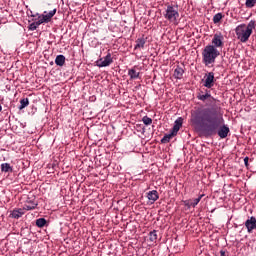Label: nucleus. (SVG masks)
Returning a JSON list of instances; mask_svg holds the SVG:
<instances>
[{
	"mask_svg": "<svg viewBox=\"0 0 256 256\" xmlns=\"http://www.w3.org/2000/svg\"><path fill=\"white\" fill-rule=\"evenodd\" d=\"M212 46L215 47V49L223 47V35L221 33L214 34V37L212 38Z\"/></svg>",
	"mask_w": 256,
	"mask_h": 256,
	"instance_id": "obj_10",
	"label": "nucleus"
},
{
	"mask_svg": "<svg viewBox=\"0 0 256 256\" xmlns=\"http://www.w3.org/2000/svg\"><path fill=\"white\" fill-rule=\"evenodd\" d=\"M255 27L256 24L253 20H251L248 24L238 25L235 29L237 40L241 43H247V41H249V37L253 35V29H255Z\"/></svg>",
	"mask_w": 256,
	"mask_h": 256,
	"instance_id": "obj_2",
	"label": "nucleus"
},
{
	"mask_svg": "<svg viewBox=\"0 0 256 256\" xmlns=\"http://www.w3.org/2000/svg\"><path fill=\"white\" fill-rule=\"evenodd\" d=\"M221 256H225V251H221Z\"/></svg>",
	"mask_w": 256,
	"mask_h": 256,
	"instance_id": "obj_31",
	"label": "nucleus"
},
{
	"mask_svg": "<svg viewBox=\"0 0 256 256\" xmlns=\"http://www.w3.org/2000/svg\"><path fill=\"white\" fill-rule=\"evenodd\" d=\"M184 73H185V70L181 66H177L174 70V78L183 79Z\"/></svg>",
	"mask_w": 256,
	"mask_h": 256,
	"instance_id": "obj_16",
	"label": "nucleus"
},
{
	"mask_svg": "<svg viewBox=\"0 0 256 256\" xmlns=\"http://www.w3.org/2000/svg\"><path fill=\"white\" fill-rule=\"evenodd\" d=\"M247 233H253V231H256V218L255 216L249 217L245 223H244Z\"/></svg>",
	"mask_w": 256,
	"mask_h": 256,
	"instance_id": "obj_8",
	"label": "nucleus"
},
{
	"mask_svg": "<svg viewBox=\"0 0 256 256\" xmlns=\"http://www.w3.org/2000/svg\"><path fill=\"white\" fill-rule=\"evenodd\" d=\"M111 63H113L111 53H108L104 58H100L96 61L97 67H109Z\"/></svg>",
	"mask_w": 256,
	"mask_h": 256,
	"instance_id": "obj_7",
	"label": "nucleus"
},
{
	"mask_svg": "<svg viewBox=\"0 0 256 256\" xmlns=\"http://www.w3.org/2000/svg\"><path fill=\"white\" fill-rule=\"evenodd\" d=\"M221 55V52L215 46L209 44L202 50V63L205 67H210L217 61V57Z\"/></svg>",
	"mask_w": 256,
	"mask_h": 256,
	"instance_id": "obj_3",
	"label": "nucleus"
},
{
	"mask_svg": "<svg viewBox=\"0 0 256 256\" xmlns=\"http://www.w3.org/2000/svg\"><path fill=\"white\" fill-rule=\"evenodd\" d=\"M183 127V119L179 117L175 120L174 126L171 129L170 133L165 134L164 137L161 139V143H169L173 137H176L177 133H179V129Z\"/></svg>",
	"mask_w": 256,
	"mask_h": 256,
	"instance_id": "obj_4",
	"label": "nucleus"
},
{
	"mask_svg": "<svg viewBox=\"0 0 256 256\" xmlns=\"http://www.w3.org/2000/svg\"><path fill=\"white\" fill-rule=\"evenodd\" d=\"M207 89H211L215 85V73L209 72L205 75V80L203 84Z\"/></svg>",
	"mask_w": 256,
	"mask_h": 256,
	"instance_id": "obj_9",
	"label": "nucleus"
},
{
	"mask_svg": "<svg viewBox=\"0 0 256 256\" xmlns=\"http://www.w3.org/2000/svg\"><path fill=\"white\" fill-rule=\"evenodd\" d=\"M197 99L199 101H203V103H205V101H208V103H211L212 105H215V103H217V99L211 96V93L209 91H206L205 94L199 93L197 95Z\"/></svg>",
	"mask_w": 256,
	"mask_h": 256,
	"instance_id": "obj_6",
	"label": "nucleus"
},
{
	"mask_svg": "<svg viewBox=\"0 0 256 256\" xmlns=\"http://www.w3.org/2000/svg\"><path fill=\"white\" fill-rule=\"evenodd\" d=\"M222 19H223V14L222 13H217L213 17V23H215V24L220 23Z\"/></svg>",
	"mask_w": 256,
	"mask_h": 256,
	"instance_id": "obj_23",
	"label": "nucleus"
},
{
	"mask_svg": "<svg viewBox=\"0 0 256 256\" xmlns=\"http://www.w3.org/2000/svg\"><path fill=\"white\" fill-rule=\"evenodd\" d=\"M37 205H39V203H37L36 200H27L22 209H24V211H33V209H37Z\"/></svg>",
	"mask_w": 256,
	"mask_h": 256,
	"instance_id": "obj_12",
	"label": "nucleus"
},
{
	"mask_svg": "<svg viewBox=\"0 0 256 256\" xmlns=\"http://www.w3.org/2000/svg\"><path fill=\"white\" fill-rule=\"evenodd\" d=\"M184 203L186 207H193V205H191V202L189 201H185Z\"/></svg>",
	"mask_w": 256,
	"mask_h": 256,
	"instance_id": "obj_29",
	"label": "nucleus"
},
{
	"mask_svg": "<svg viewBox=\"0 0 256 256\" xmlns=\"http://www.w3.org/2000/svg\"><path fill=\"white\" fill-rule=\"evenodd\" d=\"M55 64L58 65V67H63V65H65V57L63 55L56 56Z\"/></svg>",
	"mask_w": 256,
	"mask_h": 256,
	"instance_id": "obj_19",
	"label": "nucleus"
},
{
	"mask_svg": "<svg viewBox=\"0 0 256 256\" xmlns=\"http://www.w3.org/2000/svg\"><path fill=\"white\" fill-rule=\"evenodd\" d=\"M149 241H151V243H157V230H153L149 233Z\"/></svg>",
	"mask_w": 256,
	"mask_h": 256,
	"instance_id": "obj_20",
	"label": "nucleus"
},
{
	"mask_svg": "<svg viewBox=\"0 0 256 256\" xmlns=\"http://www.w3.org/2000/svg\"><path fill=\"white\" fill-rule=\"evenodd\" d=\"M244 163H245V165H247V163H249V157L244 158Z\"/></svg>",
	"mask_w": 256,
	"mask_h": 256,
	"instance_id": "obj_30",
	"label": "nucleus"
},
{
	"mask_svg": "<svg viewBox=\"0 0 256 256\" xmlns=\"http://www.w3.org/2000/svg\"><path fill=\"white\" fill-rule=\"evenodd\" d=\"M256 4V0H246L245 6L248 9H253V7H255Z\"/></svg>",
	"mask_w": 256,
	"mask_h": 256,
	"instance_id": "obj_24",
	"label": "nucleus"
},
{
	"mask_svg": "<svg viewBox=\"0 0 256 256\" xmlns=\"http://www.w3.org/2000/svg\"><path fill=\"white\" fill-rule=\"evenodd\" d=\"M45 225H47V220L45 218H39L36 220V227H39L41 229Z\"/></svg>",
	"mask_w": 256,
	"mask_h": 256,
	"instance_id": "obj_21",
	"label": "nucleus"
},
{
	"mask_svg": "<svg viewBox=\"0 0 256 256\" xmlns=\"http://www.w3.org/2000/svg\"><path fill=\"white\" fill-rule=\"evenodd\" d=\"M25 215V210L23 208H15L10 212L9 217L11 219H21Z\"/></svg>",
	"mask_w": 256,
	"mask_h": 256,
	"instance_id": "obj_11",
	"label": "nucleus"
},
{
	"mask_svg": "<svg viewBox=\"0 0 256 256\" xmlns=\"http://www.w3.org/2000/svg\"><path fill=\"white\" fill-rule=\"evenodd\" d=\"M1 171L2 173H13V167H11V164L9 163H2Z\"/></svg>",
	"mask_w": 256,
	"mask_h": 256,
	"instance_id": "obj_18",
	"label": "nucleus"
},
{
	"mask_svg": "<svg viewBox=\"0 0 256 256\" xmlns=\"http://www.w3.org/2000/svg\"><path fill=\"white\" fill-rule=\"evenodd\" d=\"M164 17L170 23H177V19L179 17V6L168 5L165 10Z\"/></svg>",
	"mask_w": 256,
	"mask_h": 256,
	"instance_id": "obj_5",
	"label": "nucleus"
},
{
	"mask_svg": "<svg viewBox=\"0 0 256 256\" xmlns=\"http://www.w3.org/2000/svg\"><path fill=\"white\" fill-rule=\"evenodd\" d=\"M203 199V195H200L198 198H195L193 202H191L192 207H197L199 205V202Z\"/></svg>",
	"mask_w": 256,
	"mask_h": 256,
	"instance_id": "obj_26",
	"label": "nucleus"
},
{
	"mask_svg": "<svg viewBox=\"0 0 256 256\" xmlns=\"http://www.w3.org/2000/svg\"><path fill=\"white\" fill-rule=\"evenodd\" d=\"M38 26L33 22L29 25V30L30 31H35L37 30Z\"/></svg>",
	"mask_w": 256,
	"mask_h": 256,
	"instance_id": "obj_27",
	"label": "nucleus"
},
{
	"mask_svg": "<svg viewBox=\"0 0 256 256\" xmlns=\"http://www.w3.org/2000/svg\"><path fill=\"white\" fill-rule=\"evenodd\" d=\"M191 123L196 127H202L207 135H216L220 139H226L229 135V127L227 125L221 126L225 123L221 107L213 106L211 108H198L191 114Z\"/></svg>",
	"mask_w": 256,
	"mask_h": 256,
	"instance_id": "obj_1",
	"label": "nucleus"
},
{
	"mask_svg": "<svg viewBox=\"0 0 256 256\" xmlns=\"http://www.w3.org/2000/svg\"><path fill=\"white\" fill-rule=\"evenodd\" d=\"M34 23L39 27V25H43V23H45V22L43 21V18L39 17V19L37 21H35Z\"/></svg>",
	"mask_w": 256,
	"mask_h": 256,
	"instance_id": "obj_28",
	"label": "nucleus"
},
{
	"mask_svg": "<svg viewBox=\"0 0 256 256\" xmlns=\"http://www.w3.org/2000/svg\"><path fill=\"white\" fill-rule=\"evenodd\" d=\"M128 76L130 77V81H135V79L141 78V73L137 72V67H133L128 70Z\"/></svg>",
	"mask_w": 256,
	"mask_h": 256,
	"instance_id": "obj_14",
	"label": "nucleus"
},
{
	"mask_svg": "<svg viewBox=\"0 0 256 256\" xmlns=\"http://www.w3.org/2000/svg\"><path fill=\"white\" fill-rule=\"evenodd\" d=\"M55 13H57V9H53L49 13H47V11H45L44 14H42V16H40V17L42 18L44 23H49V21H51V19H53V17H55Z\"/></svg>",
	"mask_w": 256,
	"mask_h": 256,
	"instance_id": "obj_13",
	"label": "nucleus"
},
{
	"mask_svg": "<svg viewBox=\"0 0 256 256\" xmlns=\"http://www.w3.org/2000/svg\"><path fill=\"white\" fill-rule=\"evenodd\" d=\"M142 121L144 123V125H151V123H153V119H151L150 117L148 116H144L142 118Z\"/></svg>",
	"mask_w": 256,
	"mask_h": 256,
	"instance_id": "obj_25",
	"label": "nucleus"
},
{
	"mask_svg": "<svg viewBox=\"0 0 256 256\" xmlns=\"http://www.w3.org/2000/svg\"><path fill=\"white\" fill-rule=\"evenodd\" d=\"M147 199L150 201V203H155L157 199H159V192L157 190H152L147 193Z\"/></svg>",
	"mask_w": 256,
	"mask_h": 256,
	"instance_id": "obj_15",
	"label": "nucleus"
},
{
	"mask_svg": "<svg viewBox=\"0 0 256 256\" xmlns=\"http://www.w3.org/2000/svg\"><path fill=\"white\" fill-rule=\"evenodd\" d=\"M3 111V106L0 104V113Z\"/></svg>",
	"mask_w": 256,
	"mask_h": 256,
	"instance_id": "obj_32",
	"label": "nucleus"
},
{
	"mask_svg": "<svg viewBox=\"0 0 256 256\" xmlns=\"http://www.w3.org/2000/svg\"><path fill=\"white\" fill-rule=\"evenodd\" d=\"M29 106V98H24L20 100L19 109H25V107Z\"/></svg>",
	"mask_w": 256,
	"mask_h": 256,
	"instance_id": "obj_22",
	"label": "nucleus"
},
{
	"mask_svg": "<svg viewBox=\"0 0 256 256\" xmlns=\"http://www.w3.org/2000/svg\"><path fill=\"white\" fill-rule=\"evenodd\" d=\"M145 43H147V39L145 37L138 38L134 49H143L145 47Z\"/></svg>",
	"mask_w": 256,
	"mask_h": 256,
	"instance_id": "obj_17",
	"label": "nucleus"
}]
</instances>
